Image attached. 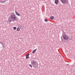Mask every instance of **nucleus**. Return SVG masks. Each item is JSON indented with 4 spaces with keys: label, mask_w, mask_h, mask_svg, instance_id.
Instances as JSON below:
<instances>
[{
    "label": "nucleus",
    "mask_w": 75,
    "mask_h": 75,
    "mask_svg": "<svg viewBox=\"0 0 75 75\" xmlns=\"http://www.w3.org/2000/svg\"><path fill=\"white\" fill-rule=\"evenodd\" d=\"M2 45L3 47V48H4V46L3 45Z\"/></svg>",
    "instance_id": "16"
},
{
    "label": "nucleus",
    "mask_w": 75,
    "mask_h": 75,
    "mask_svg": "<svg viewBox=\"0 0 75 75\" xmlns=\"http://www.w3.org/2000/svg\"><path fill=\"white\" fill-rule=\"evenodd\" d=\"M0 44H1L2 45H3V42H0Z\"/></svg>",
    "instance_id": "15"
},
{
    "label": "nucleus",
    "mask_w": 75,
    "mask_h": 75,
    "mask_svg": "<svg viewBox=\"0 0 75 75\" xmlns=\"http://www.w3.org/2000/svg\"><path fill=\"white\" fill-rule=\"evenodd\" d=\"M37 49H36L35 50H34L33 51V54L35 53V51H37Z\"/></svg>",
    "instance_id": "9"
},
{
    "label": "nucleus",
    "mask_w": 75,
    "mask_h": 75,
    "mask_svg": "<svg viewBox=\"0 0 75 75\" xmlns=\"http://www.w3.org/2000/svg\"><path fill=\"white\" fill-rule=\"evenodd\" d=\"M29 55H30V54H28L27 55H26L25 56L26 59H28V58H29Z\"/></svg>",
    "instance_id": "6"
},
{
    "label": "nucleus",
    "mask_w": 75,
    "mask_h": 75,
    "mask_svg": "<svg viewBox=\"0 0 75 75\" xmlns=\"http://www.w3.org/2000/svg\"><path fill=\"white\" fill-rule=\"evenodd\" d=\"M20 29L19 28H16L17 31H20Z\"/></svg>",
    "instance_id": "11"
},
{
    "label": "nucleus",
    "mask_w": 75,
    "mask_h": 75,
    "mask_svg": "<svg viewBox=\"0 0 75 75\" xmlns=\"http://www.w3.org/2000/svg\"><path fill=\"white\" fill-rule=\"evenodd\" d=\"M60 1L63 4H67L68 3V1L67 0H60Z\"/></svg>",
    "instance_id": "4"
},
{
    "label": "nucleus",
    "mask_w": 75,
    "mask_h": 75,
    "mask_svg": "<svg viewBox=\"0 0 75 75\" xmlns=\"http://www.w3.org/2000/svg\"><path fill=\"white\" fill-rule=\"evenodd\" d=\"M68 65H69V64H67V66Z\"/></svg>",
    "instance_id": "17"
},
{
    "label": "nucleus",
    "mask_w": 75,
    "mask_h": 75,
    "mask_svg": "<svg viewBox=\"0 0 75 75\" xmlns=\"http://www.w3.org/2000/svg\"><path fill=\"white\" fill-rule=\"evenodd\" d=\"M10 19L9 20V21L10 22H11V21L14 22V21H18V19H17L16 18V16L14 14V13H11L10 16Z\"/></svg>",
    "instance_id": "1"
},
{
    "label": "nucleus",
    "mask_w": 75,
    "mask_h": 75,
    "mask_svg": "<svg viewBox=\"0 0 75 75\" xmlns=\"http://www.w3.org/2000/svg\"><path fill=\"white\" fill-rule=\"evenodd\" d=\"M50 18L52 20H54V16H51L50 17Z\"/></svg>",
    "instance_id": "10"
},
{
    "label": "nucleus",
    "mask_w": 75,
    "mask_h": 75,
    "mask_svg": "<svg viewBox=\"0 0 75 75\" xmlns=\"http://www.w3.org/2000/svg\"><path fill=\"white\" fill-rule=\"evenodd\" d=\"M31 63L33 68H38V63L36 61L33 60L31 61Z\"/></svg>",
    "instance_id": "2"
},
{
    "label": "nucleus",
    "mask_w": 75,
    "mask_h": 75,
    "mask_svg": "<svg viewBox=\"0 0 75 75\" xmlns=\"http://www.w3.org/2000/svg\"><path fill=\"white\" fill-rule=\"evenodd\" d=\"M33 65H32L31 64H29V67H30V68H33Z\"/></svg>",
    "instance_id": "12"
},
{
    "label": "nucleus",
    "mask_w": 75,
    "mask_h": 75,
    "mask_svg": "<svg viewBox=\"0 0 75 75\" xmlns=\"http://www.w3.org/2000/svg\"><path fill=\"white\" fill-rule=\"evenodd\" d=\"M45 22H47L48 21V20L46 19H45Z\"/></svg>",
    "instance_id": "13"
},
{
    "label": "nucleus",
    "mask_w": 75,
    "mask_h": 75,
    "mask_svg": "<svg viewBox=\"0 0 75 75\" xmlns=\"http://www.w3.org/2000/svg\"><path fill=\"white\" fill-rule=\"evenodd\" d=\"M7 0H0V3H3L6 2V1H7Z\"/></svg>",
    "instance_id": "5"
},
{
    "label": "nucleus",
    "mask_w": 75,
    "mask_h": 75,
    "mask_svg": "<svg viewBox=\"0 0 75 75\" xmlns=\"http://www.w3.org/2000/svg\"><path fill=\"white\" fill-rule=\"evenodd\" d=\"M15 13L17 16H21L18 13V12H17V11H16Z\"/></svg>",
    "instance_id": "8"
},
{
    "label": "nucleus",
    "mask_w": 75,
    "mask_h": 75,
    "mask_svg": "<svg viewBox=\"0 0 75 75\" xmlns=\"http://www.w3.org/2000/svg\"><path fill=\"white\" fill-rule=\"evenodd\" d=\"M63 38L64 40H69V39L70 40H71L70 38H69L67 35L65 34H64L63 35Z\"/></svg>",
    "instance_id": "3"
},
{
    "label": "nucleus",
    "mask_w": 75,
    "mask_h": 75,
    "mask_svg": "<svg viewBox=\"0 0 75 75\" xmlns=\"http://www.w3.org/2000/svg\"><path fill=\"white\" fill-rule=\"evenodd\" d=\"M13 28L14 30H16V27H13Z\"/></svg>",
    "instance_id": "14"
},
{
    "label": "nucleus",
    "mask_w": 75,
    "mask_h": 75,
    "mask_svg": "<svg viewBox=\"0 0 75 75\" xmlns=\"http://www.w3.org/2000/svg\"><path fill=\"white\" fill-rule=\"evenodd\" d=\"M54 3L56 4H57L58 3V0H55Z\"/></svg>",
    "instance_id": "7"
}]
</instances>
